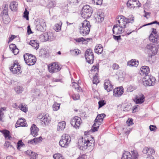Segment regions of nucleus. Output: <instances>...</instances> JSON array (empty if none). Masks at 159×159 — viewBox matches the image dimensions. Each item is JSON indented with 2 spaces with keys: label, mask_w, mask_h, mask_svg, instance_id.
Masks as SVG:
<instances>
[{
  "label": "nucleus",
  "mask_w": 159,
  "mask_h": 159,
  "mask_svg": "<svg viewBox=\"0 0 159 159\" xmlns=\"http://www.w3.org/2000/svg\"><path fill=\"white\" fill-rule=\"evenodd\" d=\"M82 26H80V34L83 36L88 34L90 31L91 25L89 21L85 20L81 23Z\"/></svg>",
  "instance_id": "obj_1"
},
{
  "label": "nucleus",
  "mask_w": 159,
  "mask_h": 159,
  "mask_svg": "<svg viewBox=\"0 0 159 159\" xmlns=\"http://www.w3.org/2000/svg\"><path fill=\"white\" fill-rule=\"evenodd\" d=\"M93 10L92 7L88 5L84 6L81 10V14L84 19L89 18L92 16Z\"/></svg>",
  "instance_id": "obj_2"
},
{
  "label": "nucleus",
  "mask_w": 159,
  "mask_h": 159,
  "mask_svg": "<svg viewBox=\"0 0 159 159\" xmlns=\"http://www.w3.org/2000/svg\"><path fill=\"white\" fill-rule=\"evenodd\" d=\"M23 57L25 63L28 66L34 65L36 61V57L33 55L26 53L24 55Z\"/></svg>",
  "instance_id": "obj_3"
},
{
  "label": "nucleus",
  "mask_w": 159,
  "mask_h": 159,
  "mask_svg": "<svg viewBox=\"0 0 159 159\" xmlns=\"http://www.w3.org/2000/svg\"><path fill=\"white\" fill-rule=\"evenodd\" d=\"M70 140V137L68 134H64L61 137L59 142V144L62 147L67 148L68 147Z\"/></svg>",
  "instance_id": "obj_4"
},
{
  "label": "nucleus",
  "mask_w": 159,
  "mask_h": 159,
  "mask_svg": "<svg viewBox=\"0 0 159 159\" xmlns=\"http://www.w3.org/2000/svg\"><path fill=\"white\" fill-rule=\"evenodd\" d=\"M138 156L136 151H132L130 152L125 151L123 153L121 159H138Z\"/></svg>",
  "instance_id": "obj_5"
},
{
  "label": "nucleus",
  "mask_w": 159,
  "mask_h": 159,
  "mask_svg": "<svg viewBox=\"0 0 159 159\" xmlns=\"http://www.w3.org/2000/svg\"><path fill=\"white\" fill-rule=\"evenodd\" d=\"M93 140H90L87 137L82 138V142L80 145V149L84 150L87 149L88 147L92 146L94 143Z\"/></svg>",
  "instance_id": "obj_6"
},
{
  "label": "nucleus",
  "mask_w": 159,
  "mask_h": 159,
  "mask_svg": "<svg viewBox=\"0 0 159 159\" xmlns=\"http://www.w3.org/2000/svg\"><path fill=\"white\" fill-rule=\"evenodd\" d=\"M85 57L86 61L89 63L92 64L94 60V56L91 49H87L85 52Z\"/></svg>",
  "instance_id": "obj_7"
},
{
  "label": "nucleus",
  "mask_w": 159,
  "mask_h": 159,
  "mask_svg": "<svg viewBox=\"0 0 159 159\" xmlns=\"http://www.w3.org/2000/svg\"><path fill=\"white\" fill-rule=\"evenodd\" d=\"M38 119L40 120L42 125H48L51 121V119L48 114H41L38 116Z\"/></svg>",
  "instance_id": "obj_8"
},
{
  "label": "nucleus",
  "mask_w": 159,
  "mask_h": 159,
  "mask_svg": "<svg viewBox=\"0 0 159 159\" xmlns=\"http://www.w3.org/2000/svg\"><path fill=\"white\" fill-rule=\"evenodd\" d=\"M117 25H119L121 28H125L127 24L126 21L127 18L123 16H117L116 19Z\"/></svg>",
  "instance_id": "obj_9"
},
{
  "label": "nucleus",
  "mask_w": 159,
  "mask_h": 159,
  "mask_svg": "<svg viewBox=\"0 0 159 159\" xmlns=\"http://www.w3.org/2000/svg\"><path fill=\"white\" fill-rule=\"evenodd\" d=\"M48 67L49 71L51 73L58 72L61 69L59 65L56 62H53L49 65Z\"/></svg>",
  "instance_id": "obj_10"
},
{
  "label": "nucleus",
  "mask_w": 159,
  "mask_h": 159,
  "mask_svg": "<svg viewBox=\"0 0 159 159\" xmlns=\"http://www.w3.org/2000/svg\"><path fill=\"white\" fill-rule=\"evenodd\" d=\"M152 33L149 37V40L151 42L157 44V40L159 36L158 34L156 31V29L152 28Z\"/></svg>",
  "instance_id": "obj_11"
},
{
  "label": "nucleus",
  "mask_w": 159,
  "mask_h": 159,
  "mask_svg": "<svg viewBox=\"0 0 159 159\" xmlns=\"http://www.w3.org/2000/svg\"><path fill=\"white\" fill-rule=\"evenodd\" d=\"M104 13L101 10H98L94 14V18L98 23H101L104 20Z\"/></svg>",
  "instance_id": "obj_12"
},
{
  "label": "nucleus",
  "mask_w": 159,
  "mask_h": 159,
  "mask_svg": "<svg viewBox=\"0 0 159 159\" xmlns=\"http://www.w3.org/2000/svg\"><path fill=\"white\" fill-rule=\"evenodd\" d=\"M155 78L150 76L148 79L143 80V84L145 86H153L155 84Z\"/></svg>",
  "instance_id": "obj_13"
},
{
  "label": "nucleus",
  "mask_w": 159,
  "mask_h": 159,
  "mask_svg": "<svg viewBox=\"0 0 159 159\" xmlns=\"http://www.w3.org/2000/svg\"><path fill=\"white\" fill-rule=\"evenodd\" d=\"M124 89L122 86L116 88L113 91V95L116 97H120L123 93Z\"/></svg>",
  "instance_id": "obj_14"
},
{
  "label": "nucleus",
  "mask_w": 159,
  "mask_h": 159,
  "mask_svg": "<svg viewBox=\"0 0 159 159\" xmlns=\"http://www.w3.org/2000/svg\"><path fill=\"white\" fill-rule=\"evenodd\" d=\"M80 117L77 116H75L72 118L70 121V124L72 126L76 129H79L80 126Z\"/></svg>",
  "instance_id": "obj_15"
},
{
  "label": "nucleus",
  "mask_w": 159,
  "mask_h": 159,
  "mask_svg": "<svg viewBox=\"0 0 159 159\" xmlns=\"http://www.w3.org/2000/svg\"><path fill=\"white\" fill-rule=\"evenodd\" d=\"M124 29L118 25H114L112 29L113 33L116 35L120 34L124 32Z\"/></svg>",
  "instance_id": "obj_16"
},
{
  "label": "nucleus",
  "mask_w": 159,
  "mask_h": 159,
  "mask_svg": "<svg viewBox=\"0 0 159 159\" xmlns=\"http://www.w3.org/2000/svg\"><path fill=\"white\" fill-rule=\"evenodd\" d=\"M104 88L109 92L111 91L113 89V85L109 80H106L104 84Z\"/></svg>",
  "instance_id": "obj_17"
},
{
  "label": "nucleus",
  "mask_w": 159,
  "mask_h": 159,
  "mask_svg": "<svg viewBox=\"0 0 159 159\" xmlns=\"http://www.w3.org/2000/svg\"><path fill=\"white\" fill-rule=\"evenodd\" d=\"M101 121L97 118L95 119L94 121V123L92 126L91 129L93 132H95L98 130L99 125H101L103 123L102 121Z\"/></svg>",
  "instance_id": "obj_18"
},
{
  "label": "nucleus",
  "mask_w": 159,
  "mask_h": 159,
  "mask_svg": "<svg viewBox=\"0 0 159 159\" xmlns=\"http://www.w3.org/2000/svg\"><path fill=\"white\" fill-rule=\"evenodd\" d=\"M30 134L33 137H35L38 135L39 129L35 124L32 125L30 128Z\"/></svg>",
  "instance_id": "obj_19"
},
{
  "label": "nucleus",
  "mask_w": 159,
  "mask_h": 159,
  "mask_svg": "<svg viewBox=\"0 0 159 159\" xmlns=\"http://www.w3.org/2000/svg\"><path fill=\"white\" fill-rule=\"evenodd\" d=\"M27 126V125L25 121L22 118L18 120L15 124V127L17 128L20 126L25 127Z\"/></svg>",
  "instance_id": "obj_20"
},
{
  "label": "nucleus",
  "mask_w": 159,
  "mask_h": 159,
  "mask_svg": "<svg viewBox=\"0 0 159 159\" xmlns=\"http://www.w3.org/2000/svg\"><path fill=\"white\" fill-rule=\"evenodd\" d=\"M144 98L143 95L140 94L136 96L134 101L137 104H141L144 102Z\"/></svg>",
  "instance_id": "obj_21"
},
{
  "label": "nucleus",
  "mask_w": 159,
  "mask_h": 159,
  "mask_svg": "<svg viewBox=\"0 0 159 159\" xmlns=\"http://www.w3.org/2000/svg\"><path fill=\"white\" fill-rule=\"evenodd\" d=\"M43 36L45 41H51L54 39V37L52 34L50 33H45L43 34Z\"/></svg>",
  "instance_id": "obj_22"
},
{
  "label": "nucleus",
  "mask_w": 159,
  "mask_h": 159,
  "mask_svg": "<svg viewBox=\"0 0 159 159\" xmlns=\"http://www.w3.org/2000/svg\"><path fill=\"white\" fill-rule=\"evenodd\" d=\"M1 132L4 135L5 139L10 140L11 138V133L9 130L5 129L2 130Z\"/></svg>",
  "instance_id": "obj_23"
},
{
  "label": "nucleus",
  "mask_w": 159,
  "mask_h": 159,
  "mask_svg": "<svg viewBox=\"0 0 159 159\" xmlns=\"http://www.w3.org/2000/svg\"><path fill=\"white\" fill-rule=\"evenodd\" d=\"M103 49L102 46L101 44H99L95 47L94 51L96 53L99 54L102 52Z\"/></svg>",
  "instance_id": "obj_24"
},
{
  "label": "nucleus",
  "mask_w": 159,
  "mask_h": 159,
  "mask_svg": "<svg viewBox=\"0 0 159 159\" xmlns=\"http://www.w3.org/2000/svg\"><path fill=\"white\" fill-rule=\"evenodd\" d=\"M66 122L65 121H62L58 123L57 125V130L58 131H62L65 127Z\"/></svg>",
  "instance_id": "obj_25"
},
{
  "label": "nucleus",
  "mask_w": 159,
  "mask_h": 159,
  "mask_svg": "<svg viewBox=\"0 0 159 159\" xmlns=\"http://www.w3.org/2000/svg\"><path fill=\"white\" fill-rule=\"evenodd\" d=\"M26 154L29 156L30 159H36V156L38 155L37 153H35L30 150H28L26 151Z\"/></svg>",
  "instance_id": "obj_26"
},
{
  "label": "nucleus",
  "mask_w": 159,
  "mask_h": 159,
  "mask_svg": "<svg viewBox=\"0 0 159 159\" xmlns=\"http://www.w3.org/2000/svg\"><path fill=\"white\" fill-rule=\"evenodd\" d=\"M29 44L37 50L39 47V43L38 41L37 40H30Z\"/></svg>",
  "instance_id": "obj_27"
},
{
  "label": "nucleus",
  "mask_w": 159,
  "mask_h": 159,
  "mask_svg": "<svg viewBox=\"0 0 159 159\" xmlns=\"http://www.w3.org/2000/svg\"><path fill=\"white\" fill-rule=\"evenodd\" d=\"M141 71V74L145 75H148L150 72V69L148 66H143L140 69Z\"/></svg>",
  "instance_id": "obj_28"
},
{
  "label": "nucleus",
  "mask_w": 159,
  "mask_h": 159,
  "mask_svg": "<svg viewBox=\"0 0 159 159\" xmlns=\"http://www.w3.org/2000/svg\"><path fill=\"white\" fill-rule=\"evenodd\" d=\"M139 64V61L135 59H132L127 62V65L129 66L137 67Z\"/></svg>",
  "instance_id": "obj_29"
},
{
  "label": "nucleus",
  "mask_w": 159,
  "mask_h": 159,
  "mask_svg": "<svg viewBox=\"0 0 159 159\" xmlns=\"http://www.w3.org/2000/svg\"><path fill=\"white\" fill-rule=\"evenodd\" d=\"M45 25L46 26V24L45 22L43 23L42 25L41 23H39L36 25V29L38 31L43 32L45 29V28H44Z\"/></svg>",
  "instance_id": "obj_30"
},
{
  "label": "nucleus",
  "mask_w": 159,
  "mask_h": 159,
  "mask_svg": "<svg viewBox=\"0 0 159 159\" xmlns=\"http://www.w3.org/2000/svg\"><path fill=\"white\" fill-rule=\"evenodd\" d=\"M17 3L16 2H12L10 4V8L12 11H15L16 10Z\"/></svg>",
  "instance_id": "obj_31"
},
{
  "label": "nucleus",
  "mask_w": 159,
  "mask_h": 159,
  "mask_svg": "<svg viewBox=\"0 0 159 159\" xmlns=\"http://www.w3.org/2000/svg\"><path fill=\"white\" fill-rule=\"evenodd\" d=\"M14 90L17 94H19L23 91L24 89L22 86L16 85L14 87Z\"/></svg>",
  "instance_id": "obj_32"
},
{
  "label": "nucleus",
  "mask_w": 159,
  "mask_h": 159,
  "mask_svg": "<svg viewBox=\"0 0 159 159\" xmlns=\"http://www.w3.org/2000/svg\"><path fill=\"white\" fill-rule=\"evenodd\" d=\"M20 65L19 64L18 65H16V66L15 67L14 70L12 71L13 73L14 74H20L21 73V71H20Z\"/></svg>",
  "instance_id": "obj_33"
},
{
  "label": "nucleus",
  "mask_w": 159,
  "mask_h": 159,
  "mask_svg": "<svg viewBox=\"0 0 159 159\" xmlns=\"http://www.w3.org/2000/svg\"><path fill=\"white\" fill-rule=\"evenodd\" d=\"M131 105L130 104L125 105V106H123L122 107V109L125 111H128L130 110L131 108Z\"/></svg>",
  "instance_id": "obj_34"
},
{
  "label": "nucleus",
  "mask_w": 159,
  "mask_h": 159,
  "mask_svg": "<svg viewBox=\"0 0 159 159\" xmlns=\"http://www.w3.org/2000/svg\"><path fill=\"white\" fill-rule=\"evenodd\" d=\"M147 61L150 63H152L154 62L155 61L154 55H149L147 58Z\"/></svg>",
  "instance_id": "obj_35"
},
{
  "label": "nucleus",
  "mask_w": 159,
  "mask_h": 159,
  "mask_svg": "<svg viewBox=\"0 0 159 159\" xmlns=\"http://www.w3.org/2000/svg\"><path fill=\"white\" fill-rule=\"evenodd\" d=\"M93 84H97L99 82V80L98 78V74L96 73L94 77H93Z\"/></svg>",
  "instance_id": "obj_36"
},
{
  "label": "nucleus",
  "mask_w": 159,
  "mask_h": 159,
  "mask_svg": "<svg viewBox=\"0 0 159 159\" xmlns=\"http://www.w3.org/2000/svg\"><path fill=\"white\" fill-rule=\"evenodd\" d=\"M53 157L54 159H64L62 154L60 153H55L53 155Z\"/></svg>",
  "instance_id": "obj_37"
},
{
  "label": "nucleus",
  "mask_w": 159,
  "mask_h": 159,
  "mask_svg": "<svg viewBox=\"0 0 159 159\" xmlns=\"http://www.w3.org/2000/svg\"><path fill=\"white\" fill-rule=\"evenodd\" d=\"M98 65L96 64L95 66H93L92 68L91 72L93 73L94 72H96L98 73Z\"/></svg>",
  "instance_id": "obj_38"
},
{
  "label": "nucleus",
  "mask_w": 159,
  "mask_h": 159,
  "mask_svg": "<svg viewBox=\"0 0 159 159\" xmlns=\"http://www.w3.org/2000/svg\"><path fill=\"white\" fill-rule=\"evenodd\" d=\"M141 3L138 1V0H134L132 9H134L135 7H139L141 6Z\"/></svg>",
  "instance_id": "obj_39"
},
{
  "label": "nucleus",
  "mask_w": 159,
  "mask_h": 159,
  "mask_svg": "<svg viewBox=\"0 0 159 159\" xmlns=\"http://www.w3.org/2000/svg\"><path fill=\"white\" fill-rule=\"evenodd\" d=\"M92 39L91 38H88L86 39L83 38H80V42H82L83 44H87L88 42H89Z\"/></svg>",
  "instance_id": "obj_40"
},
{
  "label": "nucleus",
  "mask_w": 159,
  "mask_h": 159,
  "mask_svg": "<svg viewBox=\"0 0 159 159\" xmlns=\"http://www.w3.org/2000/svg\"><path fill=\"white\" fill-rule=\"evenodd\" d=\"M106 116V115L105 114L102 113L101 114H98L96 118L98 120L102 121L103 122V120L104 118Z\"/></svg>",
  "instance_id": "obj_41"
},
{
  "label": "nucleus",
  "mask_w": 159,
  "mask_h": 159,
  "mask_svg": "<svg viewBox=\"0 0 159 159\" xmlns=\"http://www.w3.org/2000/svg\"><path fill=\"white\" fill-rule=\"evenodd\" d=\"M127 20L126 21L127 24L129 23H133L134 21V17L132 15H130L128 17V18H127Z\"/></svg>",
  "instance_id": "obj_42"
},
{
  "label": "nucleus",
  "mask_w": 159,
  "mask_h": 159,
  "mask_svg": "<svg viewBox=\"0 0 159 159\" xmlns=\"http://www.w3.org/2000/svg\"><path fill=\"white\" fill-rule=\"evenodd\" d=\"M62 25V23L61 22L55 25V28L56 31L58 32L61 30Z\"/></svg>",
  "instance_id": "obj_43"
},
{
  "label": "nucleus",
  "mask_w": 159,
  "mask_h": 159,
  "mask_svg": "<svg viewBox=\"0 0 159 159\" xmlns=\"http://www.w3.org/2000/svg\"><path fill=\"white\" fill-rule=\"evenodd\" d=\"M70 52L71 54L73 56H76L79 53V50L78 49H75L74 50H70Z\"/></svg>",
  "instance_id": "obj_44"
},
{
  "label": "nucleus",
  "mask_w": 159,
  "mask_h": 159,
  "mask_svg": "<svg viewBox=\"0 0 159 159\" xmlns=\"http://www.w3.org/2000/svg\"><path fill=\"white\" fill-rule=\"evenodd\" d=\"M72 86L73 88L75 89V90L79 92L78 90L80 89V86L77 83L75 82H73L72 83Z\"/></svg>",
  "instance_id": "obj_45"
},
{
  "label": "nucleus",
  "mask_w": 159,
  "mask_h": 159,
  "mask_svg": "<svg viewBox=\"0 0 159 159\" xmlns=\"http://www.w3.org/2000/svg\"><path fill=\"white\" fill-rule=\"evenodd\" d=\"M72 86L73 88L75 89V90L79 92L78 90L80 89V86L77 83L75 82H73L72 83Z\"/></svg>",
  "instance_id": "obj_46"
},
{
  "label": "nucleus",
  "mask_w": 159,
  "mask_h": 159,
  "mask_svg": "<svg viewBox=\"0 0 159 159\" xmlns=\"http://www.w3.org/2000/svg\"><path fill=\"white\" fill-rule=\"evenodd\" d=\"M23 17L24 18H25L26 20H29V12L27 11V9L25 8L23 13Z\"/></svg>",
  "instance_id": "obj_47"
},
{
  "label": "nucleus",
  "mask_w": 159,
  "mask_h": 159,
  "mask_svg": "<svg viewBox=\"0 0 159 159\" xmlns=\"http://www.w3.org/2000/svg\"><path fill=\"white\" fill-rule=\"evenodd\" d=\"M134 0H129L127 3V7L130 8L132 9L133 7Z\"/></svg>",
  "instance_id": "obj_48"
},
{
  "label": "nucleus",
  "mask_w": 159,
  "mask_h": 159,
  "mask_svg": "<svg viewBox=\"0 0 159 159\" xmlns=\"http://www.w3.org/2000/svg\"><path fill=\"white\" fill-rule=\"evenodd\" d=\"M148 148H144L143 149V152L144 154H146L149 155V157L150 158H152V159H153V157L152 156V155H151L149 154V152H148Z\"/></svg>",
  "instance_id": "obj_49"
},
{
  "label": "nucleus",
  "mask_w": 159,
  "mask_h": 159,
  "mask_svg": "<svg viewBox=\"0 0 159 159\" xmlns=\"http://www.w3.org/2000/svg\"><path fill=\"white\" fill-rule=\"evenodd\" d=\"M4 146L7 148L10 147L13 149H15L14 147L11 145V143L9 141H6L4 144Z\"/></svg>",
  "instance_id": "obj_50"
},
{
  "label": "nucleus",
  "mask_w": 159,
  "mask_h": 159,
  "mask_svg": "<svg viewBox=\"0 0 159 159\" xmlns=\"http://www.w3.org/2000/svg\"><path fill=\"white\" fill-rule=\"evenodd\" d=\"M93 3L97 5H101L102 2V0H91Z\"/></svg>",
  "instance_id": "obj_51"
},
{
  "label": "nucleus",
  "mask_w": 159,
  "mask_h": 159,
  "mask_svg": "<svg viewBox=\"0 0 159 159\" xmlns=\"http://www.w3.org/2000/svg\"><path fill=\"white\" fill-rule=\"evenodd\" d=\"M98 109L102 107L106 104V101L105 100H101L98 102Z\"/></svg>",
  "instance_id": "obj_52"
},
{
  "label": "nucleus",
  "mask_w": 159,
  "mask_h": 159,
  "mask_svg": "<svg viewBox=\"0 0 159 159\" xmlns=\"http://www.w3.org/2000/svg\"><path fill=\"white\" fill-rule=\"evenodd\" d=\"M20 109L23 112H26L27 111L26 108V107L24 106L23 104H21L19 106Z\"/></svg>",
  "instance_id": "obj_53"
},
{
  "label": "nucleus",
  "mask_w": 159,
  "mask_h": 159,
  "mask_svg": "<svg viewBox=\"0 0 159 159\" xmlns=\"http://www.w3.org/2000/svg\"><path fill=\"white\" fill-rule=\"evenodd\" d=\"M151 51L152 52L153 55H155L158 52V49L157 47L154 46L151 50Z\"/></svg>",
  "instance_id": "obj_54"
},
{
  "label": "nucleus",
  "mask_w": 159,
  "mask_h": 159,
  "mask_svg": "<svg viewBox=\"0 0 159 159\" xmlns=\"http://www.w3.org/2000/svg\"><path fill=\"white\" fill-rule=\"evenodd\" d=\"M19 65V63L17 61H15L14 63L12 64L11 65V67L10 68V70L11 71H12V70H13L14 68H15L16 66V65Z\"/></svg>",
  "instance_id": "obj_55"
},
{
  "label": "nucleus",
  "mask_w": 159,
  "mask_h": 159,
  "mask_svg": "<svg viewBox=\"0 0 159 159\" xmlns=\"http://www.w3.org/2000/svg\"><path fill=\"white\" fill-rule=\"evenodd\" d=\"M60 104L58 103L54 104L53 106V109L54 111L58 110L60 108Z\"/></svg>",
  "instance_id": "obj_56"
},
{
  "label": "nucleus",
  "mask_w": 159,
  "mask_h": 159,
  "mask_svg": "<svg viewBox=\"0 0 159 159\" xmlns=\"http://www.w3.org/2000/svg\"><path fill=\"white\" fill-rule=\"evenodd\" d=\"M72 98L74 100H76L79 99L80 98V95L79 94H73L71 96Z\"/></svg>",
  "instance_id": "obj_57"
},
{
  "label": "nucleus",
  "mask_w": 159,
  "mask_h": 159,
  "mask_svg": "<svg viewBox=\"0 0 159 159\" xmlns=\"http://www.w3.org/2000/svg\"><path fill=\"white\" fill-rule=\"evenodd\" d=\"M56 5V2L54 1H50L49 2L48 6L50 8H52Z\"/></svg>",
  "instance_id": "obj_58"
},
{
  "label": "nucleus",
  "mask_w": 159,
  "mask_h": 159,
  "mask_svg": "<svg viewBox=\"0 0 159 159\" xmlns=\"http://www.w3.org/2000/svg\"><path fill=\"white\" fill-rule=\"evenodd\" d=\"M126 123L128 126H129L133 124V120L132 119L129 118L127 120Z\"/></svg>",
  "instance_id": "obj_59"
},
{
  "label": "nucleus",
  "mask_w": 159,
  "mask_h": 159,
  "mask_svg": "<svg viewBox=\"0 0 159 159\" xmlns=\"http://www.w3.org/2000/svg\"><path fill=\"white\" fill-rule=\"evenodd\" d=\"M34 139L35 140V143H36L41 142L42 140V138L40 136L39 138H35Z\"/></svg>",
  "instance_id": "obj_60"
},
{
  "label": "nucleus",
  "mask_w": 159,
  "mask_h": 159,
  "mask_svg": "<svg viewBox=\"0 0 159 159\" xmlns=\"http://www.w3.org/2000/svg\"><path fill=\"white\" fill-rule=\"evenodd\" d=\"M135 89L136 88L132 86H130L127 88V91L128 92H131Z\"/></svg>",
  "instance_id": "obj_61"
},
{
  "label": "nucleus",
  "mask_w": 159,
  "mask_h": 159,
  "mask_svg": "<svg viewBox=\"0 0 159 159\" xmlns=\"http://www.w3.org/2000/svg\"><path fill=\"white\" fill-rule=\"evenodd\" d=\"M149 129L151 131H155L157 129V128L155 125H150Z\"/></svg>",
  "instance_id": "obj_62"
},
{
  "label": "nucleus",
  "mask_w": 159,
  "mask_h": 159,
  "mask_svg": "<svg viewBox=\"0 0 159 159\" xmlns=\"http://www.w3.org/2000/svg\"><path fill=\"white\" fill-rule=\"evenodd\" d=\"M16 46L15 44L11 43L9 45V48L12 51L16 48Z\"/></svg>",
  "instance_id": "obj_63"
},
{
  "label": "nucleus",
  "mask_w": 159,
  "mask_h": 159,
  "mask_svg": "<svg viewBox=\"0 0 159 159\" xmlns=\"http://www.w3.org/2000/svg\"><path fill=\"white\" fill-rule=\"evenodd\" d=\"M5 19H3V22L6 24H8L10 21V19L8 17H6Z\"/></svg>",
  "instance_id": "obj_64"
}]
</instances>
